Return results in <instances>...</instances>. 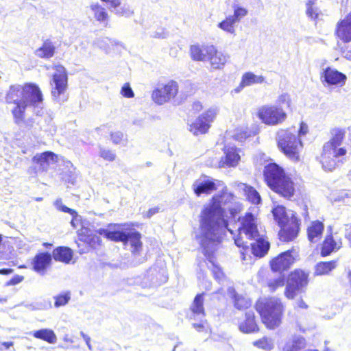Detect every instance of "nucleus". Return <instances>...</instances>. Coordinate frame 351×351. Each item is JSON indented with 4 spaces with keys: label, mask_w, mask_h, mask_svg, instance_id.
<instances>
[{
    "label": "nucleus",
    "mask_w": 351,
    "mask_h": 351,
    "mask_svg": "<svg viewBox=\"0 0 351 351\" xmlns=\"http://www.w3.org/2000/svg\"><path fill=\"white\" fill-rule=\"evenodd\" d=\"M234 197L230 193L222 192L213 197L208 204L204 206L199 219V232L196 239L203 249L204 255L209 259L221 244V235L228 229V221L225 218V210H228L234 216L240 206L234 202Z\"/></svg>",
    "instance_id": "nucleus-1"
},
{
    "label": "nucleus",
    "mask_w": 351,
    "mask_h": 351,
    "mask_svg": "<svg viewBox=\"0 0 351 351\" xmlns=\"http://www.w3.org/2000/svg\"><path fill=\"white\" fill-rule=\"evenodd\" d=\"M5 101L14 105L12 114L15 122L19 124L23 121L25 111L28 106H39L42 104L43 95L39 87L34 84H16L10 86L6 93Z\"/></svg>",
    "instance_id": "nucleus-2"
},
{
    "label": "nucleus",
    "mask_w": 351,
    "mask_h": 351,
    "mask_svg": "<svg viewBox=\"0 0 351 351\" xmlns=\"http://www.w3.org/2000/svg\"><path fill=\"white\" fill-rule=\"evenodd\" d=\"M344 132L340 129L332 131V138L323 146L320 162L325 171H332L342 160L341 157L345 156L347 150L340 147L344 138Z\"/></svg>",
    "instance_id": "nucleus-3"
},
{
    "label": "nucleus",
    "mask_w": 351,
    "mask_h": 351,
    "mask_svg": "<svg viewBox=\"0 0 351 351\" xmlns=\"http://www.w3.org/2000/svg\"><path fill=\"white\" fill-rule=\"evenodd\" d=\"M263 173L267 185L274 191L287 199L293 196V183L282 168L276 163H270L265 167Z\"/></svg>",
    "instance_id": "nucleus-4"
},
{
    "label": "nucleus",
    "mask_w": 351,
    "mask_h": 351,
    "mask_svg": "<svg viewBox=\"0 0 351 351\" xmlns=\"http://www.w3.org/2000/svg\"><path fill=\"white\" fill-rule=\"evenodd\" d=\"M272 213L274 220L281 227L278 233L280 239L284 242L295 239L298 235L300 225L293 211H287L285 207L277 206L273 208Z\"/></svg>",
    "instance_id": "nucleus-5"
},
{
    "label": "nucleus",
    "mask_w": 351,
    "mask_h": 351,
    "mask_svg": "<svg viewBox=\"0 0 351 351\" xmlns=\"http://www.w3.org/2000/svg\"><path fill=\"white\" fill-rule=\"evenodd\" d=\"M256 307L267 328H274L280 325L284 311V306L280 299L271 297L260 300Z\"/></svg>",
    "instance_id": "nucleus-6"
},
{
    "label": "nucleus",
    "mask_w": 351,
    "mask_h": 351,
    "mask_svg": "<svg viewBox=\"0 0 351 351\" xmlns=\"http://www.w3.org/2000/svg\"><path fill=\"white\" fill-rule=\"evenodd\" d=\"M291 130H279L276 134L278 147L289 159L296 162L300 159L299 152L302 147L301 141Z\"/></svg>",
    "instance_id": "nucleus-7"
},
{
    "label": "nucleus",
    "mask_w": 351,
    "mask_h": 351,
    "mask_svg": "<svg viewBox=\"0 0 351 351\" xmlns=\"http://www.w3.org/2000/svg\"><path fill=\"white\" fill-rule=\"evenodd\" d=\"M241 226L238 228L239 235L234 239V243L239 247L248 248L247 240L256 239L259 237L256 218L251 213L239 218Z\"/></svg>",
    "instance_id": "nucleus-8"
},
{
    "label": "nucleus",
    "mask_w": 351,
    "mask_h": 351,
    "mask_svg": "<svg viewBox=\"0 0 351 351\" xmlns=\"http://www.w3.org/2000/svg\"><path fill=\"white\" fill-rule=\"evenodd\" d=\"M67 73L66 69L62 65L55 66V73L51 81V96L53 99L62 104L66 100L64 95L67 88Z\"/></svg>",
    "instance_id": "nucleus-9"
},
{
    "label": "nucleus",
    "mask_w": 351,
    "mask_h": 351,
    "mask_svg": "<svg viewBox=\"0 0 351 351\" xmlns=\"http://www.w3.org/2000/svg\"><path fill=\"white\" fill-rule=\"evenodd\" d=\"M308 283V273L300 270L295 269L289 275L287 280L285 295L288 299H293L297 293L302 291Z\"/></svg>",
    "instance_id": "nucleus-10"
},
{
    "label": "nucleus",
    "mask_w": 351,
    "mask_h": 351,
    "mask_svg": "<svg viewBox=\"0 0 351 351\" xmlns=\"http://www.w3.org/2000/svg\"><path fill=\"white\" fill-rule=\"evenodd\" d=\"M219 114V108L211 107L201 114L189 126V130L195 136L204 134L208 132L211 123Z\"/></svg>",
    "instance_id": "nucleus-11"
},
{
    "label": "nucleus",
    "mask_w": 351,
    "mask_h": 351,
    "mask_svg": "<svg viewBox=\"0 0 351 351\" xmlns=\"http://www.w3.org/2000/svg\"><path fill=\"white\" fill-rule=\"evenodd\" d=\"M259 119L266 125H277L287 119V114L280 107L276 106H264L258 112Z\"/></svg>",
    "instance_id": "nucleus-12"
},
{
    "label": "nucleus",
    "mask_w": 351,
    "mask_h": 351,
    "mask_svg": "<svg viewBox=\"0 0 351 351\" xmlns=\"http://www.w3.org/2000/svg\"><path fill=\"white\" fill-rule=\"evenodd\" d=\"M178 92V84L171 80L165 84L159 85L152 93V97L158 105L164 104L174 98Z\"/></svg>",
    "instance_id": "nucleus-13"
},
{
    "label": "nucleus",
    "mask_w": 351,
    "mask_h": 351,
    "mask_svg": "<svg viewBox=\"0 0 351 351\" xmlns=\"http://www.w3.org/2000/svg\"><path fill=\"white\" fill-rule=\"evenodd\" d=\"M320 77L328 85H343L346 80V75L330 66L323 69Z\"/></svg>",
    "instance_id": "nucleus-14"
},
{
    "label": "nucleus",
    "mask_w": 351,
    "mask_h": 351,
    "mask_svg": "<svg viewBox=\"0 0 351 351\" xmlns=\"http://www.w3.org/2000/svg\"><path fill=\"white\" fill-rule=\"evenodd\" d=\"M293 262L294 258L291 255V252L288 250L272 259L270 265L272 271L281 272L288 269Z\"/></svg>",
    "instance_id": "nucleus-15"
},
{
    "label": "nucleus",
    "mask_w": 351,
    "mask_h": 351,
    "mask_svg": "<svg viewBox=\"0 0 351 351\" xmlns=\"http://www.w3.org/2000/svg\"><path fill=\"white\" fill-rule=\"evenodd\" d=\"M192 187L197 196H200L203 193L209 194L216 189L215 180L205 175L196 180Z\"/></svg>",
    "instance_id": "nucleus-16"
},
{
    "label": "nucleus",
    "mask_w": 351,
    "mask_h": 351,
    "mask_svg": "<svg viewBox=\"0 0 351 351\" xmlns=\"http://www.w3.org/2000/svg\"><path fill=\"white\" fill-rule=\"evenodd\" d=\"M342 246L341 238L335 234L326 235L323 242L321 254L326 256L330 254L332 252L339 250Z\"/></svg>",
    "instance_id": "nucleus-17"
},
{
    "label": "nucleus",
    "mask_w": 351,
    "mask_h": 351,
    "mask_svg": "<svg viewBox=\"0 0 351 351\" xmlns=\"http://www.w3.org/2000/svg\"><path fill=\"white\" fill-rule=\"evenodd\" d=\"M191 310L194 317H197L200 319V323H194L193 327L197 331H202L204 328V324L202 318L204 317V309L203 306V294H198L194 299L191 306Z\"/></svg>",
    "instance_id": "nucleus-18"
},
{
    "label": "nucleus",
    "mask_w": 351,
    "mask_h": 351,
    "mask_svg": "<svg viewBox=\"0 0 351 351\" xmlns=\"http://www.w3.org/2000/svg\"><path fill=\"white\" fill-rule=\"evenodd\" d=\"M336 34L344 43L351 41V13L337 23Z\"/></svg>",
    "instance_id": "nucleus-19"
},
{
    "label": "nucleus",
    "mask_w": 351,
    "mask_h": 351,
    "mask_svg": "<svg viewBox=\"0 0 351 351\" xmlns=\"http://www.w3.org/2000/svg\"><path fill=\"white\" fill-rule=\"evenodd\" d=\"M254 242L249 243L247 241L248 248H243L246 252H251L254 256L258 257L264 256L269 249V243L263 239L259 238L252 239Z\"/></svg>",
    "instance_id": "nucleus-20"
},
{
    "label": "nucleus",
    "mask_w": 351,
    "mask_h": 351,
    "mask_svg": "<svg viewBox=\"0 0 351 351\" xmlns=\"http://www.w3.org/2000/svg\"><path fill=\"white\" fill-rule=\"evenodd\" d=\"M52 256L48 252H41L35 256L32 261L34 270L44 275L47 268L50 265Z\"/></svg>",
    "instance_id": "nucleus-21"
},
{
    "label": "nucleus",
    "mask_w": 351,
    "mask_h": 351,
    "mask_svg": "<svg viewBox=\"0 0 351 351\" xmlns=\"http://www.w3.org/2000/svg\"><path fill=\"white\" fill-rule=\"evenodd\" d=\"M225 157L220 161L221 167H235L239 164L241 156L235 147H226L224 149Z\"/></svg>",
    "instance_id": "nucleus-22"
},
{
    "label": "nucleus",
    "mask_w": 351,
    "mask_h": 351,
    "mask_svg": "<svg viewBox=\"0 0 351 351\" xmlns=\"http://www.w3.org/2000/svg\"><path fill=\"white\" fill-rule=\"evenodd\" d=\"M191 55L196 61H207L209 55L213 52V45H192L191 47Z\"/></svg>",
    "instance_id": "nucleus-23"
},
{
    "label": "nucleus",
    "mask_w": 351,
    "mask_h": 351,
    "mask_svg": "<svg viewBox=\"0 0 351 351\" xmlns=\"http://www.w3.org/2000/svg\"><path fill=\"white\" fill-rule=\"evenodd\" d=\"M213 52L209 55L208 60L213 69H222L228 61L230 56L222 51H217L213 46Z\"/></svg>",
    "instance_id": "nucleus-24"
},
{
    "label": "nucleus",
    "mask_w": 351,
    "mask_h": 351,
    "mask_svg": "<svg viewBox=\"0 0 351 351\" xmlns=\"http://www.w3.org/2000/svg\"><path fill=\"white\" fill-rule=\"evenodd\" d=\"M141 234L134 230H126V238L124 240L125 245H130L132 253H138L141 249Z\"/></svg>",
    "instance_id": "nucleus-25"
},
{
    "label": "nucleus",
    "mask_w": 351,
    "mask_h": 351,
    "mask_svg": "<svg viewBox=\"0 0 351 351\" xmlns=\"http://www.w3.org/2000/svg\"><path fill=\"white\" fill-rule=\"evenodd\" d=\"M285 276L282 272L272 271L267 279V286L271 292L276 291L285 285Z\"/></svg>",
    "instance_id": "nucleus-26"
},
{
    "label": "nucleus",
    "mask_w": 351,
    "mask_h": 351,
    "mask_svg": "<svg viewBox=\"0 0 351 351\" xmlns=\"http://www.w3.org/2000/svg\"><path fill=\"white\" fill-rule=\"evenodd\" d=\"M228 293L232 298L234 307L238 310H245L251 306L250 300L238 294L232 287L228 288Z\"/></svg>",
    "instance_id": "nucleus-27"
},
{
    "label": "nucleus",
    "mask_w": 351,
    "mask_h": 351,
    "mask_svg": "<svg viewBox=\"0 0 351 351\" xmlns=\"http://www.w3.org/2000/svg\"><path fill=\"white\" fill-rule=\"evenodd\" d=\"M79 239L93 248H95L101 243L100 237L87 228L81 230V232L79 234Z\"/></svg>",
    "instance_id": "nucleus-28"
},
{
    "label": "nucleus",
    "mask_w": 351,
    "mask_h": 351,
    "mask_svg": "<svg viewBox=\"0 0 351 351\" xmlns=\"http://www.w3.org/2000/svg\"><path fill=\"white\" fill-rule=\"evenodd\" d=\"M324 226L319 221H315L307 229L308 239L311 242H317L321 237Z\"/></svg>",
    "instance_id": "nucleus-29"
},
{
    "label": "nucleus",
    "mask_w": 351,
    "mask_h": 351,
    "mask_svg": "<svg viewBox=\"0 0 351 351\" xmlns=\"http://www.w3.org/2000/svg\"><path fill=\"white\" fill-rule=\"evenodd\" d=\"M239 330L245 333L253 332L258 330L256 323L254 320V313L253 311H247L245 313V320L240 323Z\"/></svg>",
    "instance_id": "nucleus-30"
},
{
    "label": "nucleus",
    "mask_w": 351,
    "mask_h": 351,
    "mask_svg": "<svg viewBox=\"0 0 351 351\" xmlns=\"http://www.w3.org/2000/svg\"><path fill=\"white\" fill-rule=\"evenodd\" d=\"M52 256L56 261L69 263L72 257V250L66 247H58L53 251Z\"/></svg>",
    "instance_id": "nucleus-31"
},
{
    "label": "nucleus",
    "mask_w": 351,
    "mask_h": 351,
    "mask_svg": "<svg viewBox=\"0 0 351 351\" xmlns=\"http://www.w3.org/2000/svg\"><path fill=\"white\" fill-rule=\"evenodd\" d=\"M56 47L49 40H45L43 45L35 51L36 56L41 58L49 59L53 56Z\"/></svg>",
    "instance_id": "nucleus-32"
},
{
    "label": "nucleus",
    "mask_w": 351,
    "mask_h": 351,
    "mask_svg": "<svg viewBox=\"0 0 351 351\" xmlns=\"http://www.w3.org/2000/svg\"><path fill=\"white\" fill-rule=\"evenodd\" d=\"M90 12L93 15L96 21L104 23L108 19V14L106 9L99 3H93L89 6Z\"/></svg>",
    "instance_id": "nucleus-33"
},
{
    "label": "nucleus",
    "mask_w": 351,
    "mask_h": 351,
    "mask_svg": "<svg viewBox=\"0 0 351 351\" xmlns=\"http://www.w3.org/2000/svg\"><path fill=\"white\" fill-rule=\"evenodd\" d=\"M306 341L303 337H295L287 341L282 347V351H300L305 347Z\"/></svg>",
    "instance_id": "nucleus-34"
},
{
    "label": "nucleus",
    "mask_w": 351,
    "mask_h": 351,
    "mask_svg": "<svg viewBox=\"0 0 351 351\" xmlns=\"http://www.w3.org/2000/svg\"><path fill=\"white\" fill-rule=\"evenodd\" d=\"M33 336L49 343H55L57 341V337L51 329L43 328L36 330L33 332Z\"/></svg>",
    "instance_id": "nucleus-35"
},
{
    "label": "nucleus",
    "mask_w": 351,
    "mask_h": 351,
    "mask_svg": "<svg viewBox=\"0 0 351 351\" xmlns=\"http://www.w3.org/2000/svg\"><path fill=\"white\" fill-rule=\"evenodd\" d=\"M337 267V262L335 261L329 262H319L315 266L314 276L328 275Z\"/></svg>",
    "instance_id": "nucleus-36"
},
{
    "label": "nucleus",
    "mask_w": 351,
    "mask_h": 351,
    "mask_svg": "<svg viewBox=\"0 0 351 351\" xmlns=\"http://www.w3.org/2000/svg\"><path fill=\"white\" fill-rule=\"evenodd\" d=\"M265 81V78L262 75H256L251 72L245 73L242 76L240 84L241 88L249 86L254 84H262Z\"/></svg>",
    "instance_id": "nucleus-37"
},
{
    "label": "nucleus",
    "mask_w": 351,
    "mask_h": 351,
    "mask_svg": "<svg viewBox=\"0 0 351 351\" xmlns=\"http://www.w3.org/2000/svg\"><path fill=\"white\" fill-rule=\"evenodd\" d=\"M55 154L51 152H45L34 156V160L40 164L43 169H47L50 162H53Z\"/></svg>",
    "instance_id": "nucleus-38"
},
{
    "label": "nucleus",
    "mask_w": 351,
    "mask_h": 351,
    "mask_svg": "<svg viewBox=\"0 0 351 351\" xmlns=\"http://www.w3.org/2000/svg\"><path fill=\"white\" fill-rule=\"evenodd\" d=\"M245 195L249 202L254 204H258L261 202V197L258 192L251 186H245Z\"/></svg>",
    "instance_id": "nucleus-39"
},
{
    "label": "nucleus",
    "mask_w": 351,
    "mask_h": 351,
    "mask_svg": "<svg viewBox=\"0 0 351 351\" xmlns=\"http://www.w3.org/2000/svg\"><path fill=\"white\" fill-rule=\"evenodd\" d=\"M236 23H237L234 20V19L230 15H229L226 18V19H224L218 24V27L230 34H234V25Z\"/></svg>",
    "instance_id": "nucleus-40"
},
{
    "label": "nucleus",
    "mask_w": 351,
    "mask_h": 351,
    "mask_svg": "<svg viewBox=\"0 0 351 351\" xmlns=\"http://www.w3.org/2000/svg\"><path fill=\"white\" fill-rule=\"evenodd\" d=\"M306 14L309 19L314 21L318 19L320 14V11L316 6H315V3L313 1L308 0L306 3Z\"/></svg>",
    "instance_id": "nucleus-41"
},
{
    "label": "nucleus",
    "mask_w": 351,
    "mask_h": 351,
    "mask_svg": "<svg viewBox=\"0 0 351 351\" xmlns=\"http://www.w3.org/2000/svg\"><path fill=\"white\" fill-rule=\"evenodd\" d=\"M105 232L106 237L112 241H122L124 243V240L126 238V230L125 231H108L103 230Z\"/></svg>",
    "instance_id": "nucleus-42"
},
{
    "label": "nucleus",
    "mask_w": 351,
    "mask_h": 351,
    "mask_svg": "<svg viewBox=\"0 0 351 351\" xmlns=\"http://www.w3.org/2000/svg\"><path fill=\"white\" fill-rule=\"evenodd\" d=\"M254 345L257 348H261L266 351H270L274 348V343L272 340L266 337L254 342Z\"/></svg>",
    "instance_id": "nucleus-43"
},
{
    "label": "nucleus",
    "mask_w": 351,
    "mask_h": 351,
    "mask_svg": "<svg viewBox=\"0 0 351 351\" xmlns=\"http://www.w3.org/2000/svg\"><path fill=\"white\" fill-rule=\"evenodd\" d=\"M234 14L230 15L234 20L239 23L241 19L245 17L247 14V10L242 7L234 5Z\"/></svg>",
    "instance_id": "nucleus-44"
},
{
    "label": "nucleus",
    "mask_w": 351,
    "mask_h": 351,
    "mask_svg": "<svg viewBox=\"0 0 351 351\" xmlns=\"http://www.w3.org/2000/svg\"><path fill=\"white\" fill-rule=\"evenodd\" d=\"M71 298L70 293H66L62 295H59L58 296L54 297L55 299V306L60 307L62 306H64L66 304Z\"/></svg>",
    "instance_id": "nucleus-45"
},
{
    "label": "nucleus",
    "mask_w": 351,
    "mask_h": 351,
    "mask_svg": "<svg viewBox=\"0 0 351 351\" xmlns=\"http://www.w3.org/2000/svg\"><path fill=\"white\" fill-rule=\"evenodd\" d=\"M114 12L117 15L125 16L126 17H130L133 14V11L130 9V6L123 5L122 7H117V8H113Z\"/></svg>",
    "instance_id": "nucleus-46"
},
{
    "label": "nucleus",
    "mask_w": 351,
    "mask_h": 351,
    "mask_svg": "<svg viewBox=\"0 0 351 351\" xmlns=\"http://www.w3.org/2000/svg\"><path fill=\"white\" fill-rule=\"evenodd\" d=\"M99 156L108 161H113L115 159V154L112 151L104 148H100Z\"/></svg>",
    "instance_id": "nucleus-47"
},
{
    "label": "nucleus",
    "mask_w": 351,
    "mask_h": 351,
    "mask_svg": "<svg viewBox=\"0 0 351 351\" xmlns=\"http://www.w3.org/2000/svg\"><path fill=\"white\" fill-rule=\"evenodd\" d=\"M121 94L126 98H132L134 93L129 83H125L121 88Z\"/></svg>",
    "instance_id": "nucleus-48"
},
{
    "label": "nucleus",
    "mask_w": 351,
    "mask_h": 351,
    "mask_svg": "<svg viewBox=\"0 0 351 351\" xmlns=\"http://www.w3.org/2000/svg\"><path fill=\"white\" fill-rule=\"evenodd\" d=\"M212 272H213V274L215 278L217 280H218L219 282H221L223 280V279L224 278V275H223V273L222 272L220 267L213 265V269H212Z\"/></svg>",
    "instance_id": "nucleus-49"
},
{
    "label": "nucleus",
    "mask_w": 351,
    "mask_h": 351,
    "mask_svg": "<svg viewBox=\"0 0 351 351\" xmlns=\"http://www.w3.org/2000/svg\"><path fill=\"white\" fill-rule=\"evenodd\" d=\"M24 280V277L19 275H15L9 281L6 282L5 286H13L21 283Z\"/></svg>",
    "instance_id": "nucleus-50"
},
{
    "label": "nucleus",
    "mask_w": 351,
    "mask_h": 351,
    "mask_svg": "<svg viewBox=\"0 0 351 351\" xmlns=\"http://www.w3.org/2000/svg\"><path fill=\"white\" fill-rule=\"evenodd\" d=\"M124 134L121 132H115L111 134V139L114 144H119L123 140Z\"/></svg>",
    "instance_id": "nucleus-51"
},
{
    "label": "nucleus",
    "mask_w": 351,
    "mask_h": 351,
    "mask_svg": "<svg viewBox=\"0 0 351 351\" xmlns=\"http://www.w3.org/2000/svg\"><path fill=\"white\" fill-rule=\"evenodd\" d=\"M233 136L237 141H243V140L246 139V138L248 136V134L246 131L237 130Z\"/></svg>",
    "instance_id": "nucleus-52"
},
{
    "label": "nucleus",
    "mask_w": 351,
    "mask_h": 351,
    "mask_svg": "<svg viewBox=\"0 0 351 351\" xmlns=\"http://www.w3.org/2000/svg\"><path fill=\"white\" fill-rule=\"evenodd\" d=\"M80 335L83 338V339L85 341L88 350L92 351L93 347H92V345L90 344V337L82 331L80 332Z\"/></svg>",
    "instance_id": "nucleus-53"
},
{
    "label": "nucleus",
    "mask_w": 351,
    "mask_h": 351,
    "mask_svg": "<svg viewBox=\"0 0 351 351\" xmlns=\"http://www.w3.org/2000/svg\"><path fill=\"white\" fill-rule=\"evenodd\" d=\"M103 2L110 4L112 8H117L120 6L121 1L120 0H101Z\"/></svg>",
    "instance_id": "nucleus-54"
},
{
    "label": "nucleus",
    "mask_w": 351,
    "mask_h": 351,
    "mask_svg": "<svg viewBox=\"0 0 351 351\" xmlns=\"http://www.w3.org/2000/svg\"><path fill=\"white\" fill-rule=\"evenodd\" d=\"M307 132H308V125L304 123H301L300 130L298 131V135L300 136H304Z\"/></svg>",
    "instance_id": "nucleus-55"
},
{
    "label": "nucleus",
    "mask_w": 351,
    "mask_h": 351,
    "mask_svg": "<svg viewBox=\"0 0 351 351\" xmlns=\"http://www.w3.org/2000/svg\"><path fill=\"white\" fill-rule=\"evenodd\" d=\"M278 101L279 104L287 103V104H289V96L287 93L282 94L281 95L279 96Z\"/></svg>",
    "instance_id": "nucleus-56"
},
{
    "label": "nucleus",
    "mask_w": 351,
    "mask_h": 351,
    "mask_svg": "<svg viewBox=\"0 0 351 351\" xmlns=\"http://www.w3.org/2000/svg\"><path fill=\"white\" fill-rule=\"evenodd\" d=\"M60 210H62L64 213H68L71 214V215H76V211H75L74 210H73L71 208H68L66 206H61Z\"/></svg>",
    "instance_id": "nucleus-57"
},
{
    "label": "nucleus",
    "mask_w": 351,
    "mask_h": 351,
    "mask_svg": "<svg viewBox=\"0 0 351 351\" xmlns=\"http://www.w3.org/2000/svg\"><path fill=\"white\" fill-rule=\"evenodd\" d=\"M193 109L195 111H199L202 109V105L199 101H195L193 104Z\"/></svg>",
    "instance_id": "nucleus-58"
},
{
    "label": "nucleus",
    "mask_w": 351,
    "mask_h": 351,
    "mask_svg": "<svg viewBox=\"0 0 351 351\" xmlns=\"http://www.w3.org/2000/svg\"><path fill=\"white\" fill-rule=\"evenodd\" d=\"M297 306L303 309H306L308 308V305L305 303L303 300H300L297 302Z\"/></svg>",
    "instance_id": "nucleus-59"
},
{
    "label": "nucleus",
    "mask_w": 351,
    "mask_h": 351,
    "mask_svg": "<svg viewBox=\"0 0 351 351\" xmlns=\"http://www.w3.org/2000/svg\"><path fill=\"white\" fill-rule=\"evenodd\" d=\"M158 212V208H151L148 210V212L147 213V217H151L152 215L157 213Z\"/></svg>",
    "instance_id": "nucleus-60"
},
{
    "label": "nucleus",
    "mask_w": 351,
    "mask_h": 351,
    "mask_svg": "<svg viewBox=\"0 0 351 351\" xmlns=\"http://www.w3.org/2000/svg\"><path fill=\"white\" fill-rule=\"evenodd\" d=\"M14 271L12 269H0V274L2 275H9L12 274Z\"/></svg>",
    "instance_id": "nucleus-61"
},
{
    "label": "nucleus",
    "mask_w": 351,
    "mask_h": 351,
    "mask_svg": "<svg viewBox=\"0 0 351 351\" xmlns=\"http://www.w3.org/2000/svg\"><path fill=\"white\" fill-rule=\"evenodd\" d=\"M63 341L64 342H66V343H73L74 342V341L73 340V339L71 337H69V335L66 334L64 337H63Z\"/></svg>",
    "instance_id": "nucleus-62"
},
{
    "label": "nucleus",
    "mask_w": 351,
    "mask_h": 351,
    "mask_svg": "<svg viewBox=\"0 0 351 351\" xmlns=\"http://www.w3.org/2000/svg\"><path fill=\"white\" fill-rule=\"evenodd\" d=\"M55 205L58 210H61V206H64L62 203L61 199H57L55 202Z\"/></svg>",
    "instance_id": "nucleus-63"
},
{
    "label": "nucleus",
    "mask_w": 351,
    "mask_h": 351,
    "mask_svg": "<svg viewBox=\"0 0 351 351\" xmlns=\"http://www.w3.org/2000/svg\"><path fill=\"white\" fill-rule=\"evenodd\" d=\"M13 342L12 341H9V342H3L2 343V345L5 348H9L10 347L12 346H13Z\"/></svg>",
    "instance_id": "nucleus-64"
}]
</instances>
